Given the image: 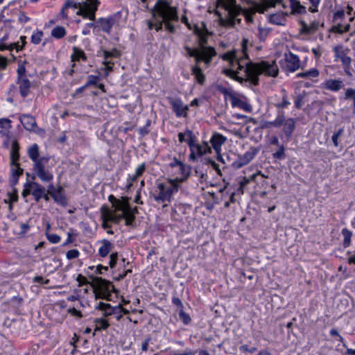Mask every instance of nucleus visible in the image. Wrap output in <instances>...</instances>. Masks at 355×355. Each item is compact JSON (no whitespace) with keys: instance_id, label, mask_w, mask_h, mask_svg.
Masks as SVG:
<instances>
[{"instance_id":"45","label":"nucleus","mask_w":355,"mask_h":355,"mask_svg":"<svg viewBox=\"0 0 355 355\" xmlns=\"http://www.w3.org/2000/svg\"><path fill=\"white\" fill-rule=\"evenodd\" d=\"M179 318L185 325L189 324L191 321V317L188 313L184 312L183 309H180L179 311Z\"/></svg>"},{"instance_id":"16","label":"nucleus","mask_w":355,"mask_h":355,"mask_svg":"<svg viewBox=\"0 0 355 355\" xmlns=\"http://www.w3.org/2000/svg\"><path fill=\"white\" fill-rule=\"evenodd\" d=\"M194 33L198 36L199 45L200 47V51L203 52L204 49H214L211 46H206L207 44V36L209 34L207 28L201 29L198 26H195Z\"/></svg>"},{"instance_id":"8","label":"nucleus","mask_w":355,"mask_h":355,"mask_svg":"<svg viewBox=\"0 0 355 355\" xmlns=\"http://www.w3.org/2000/svg\"><path fill=\"white\" fill-rule=\"evenodd\" d=\"M248 40L247 39H243L241 42V48L243 55L239 58L236 51H228L221 55L223 60L230 62L231 66H234V64L238 65V70H243L244 69V64L243 63L247 62L246 60H249L248 55L247 53Z\"/></svg>"},{"instance_id":"14","label":"nucleus","mask_w":355,"mask_h":355,"mask_svg":"<svg viewBox=\"0 0 355 355\" xmlns=\"http://www.w3.org/2000/svg\"><path fill=\"white\" fill-rule=\"evenodd\" d=\"M96 309H98L104 311L103 315L105 317L112 315L114 314L119 313L123 311V308L121 306H112L111 304L108 303H104L103 302H100L96 306Z\"/></svg>"},{"instance_id":"9","label":"nucleus","mask_w":355,"mask_h":355,"mask_svg":"<svg viewBox=\"0 0 355 355\" xmlns=\"http://www.w3.org/2000/svg\"><path fill=\"white\" fill-rule=\"evenodd\" d=\"M184 49L190 57L195 58L197 64L204 62L207 66L210 64L213 57L216 55L215 49H204L203 52H201L198 49L193 50L190 47L185 46Z\"/></svg>"},{"instance_id":"10","label":"nucleus","mask_w":355,"mask_h":355,"mask_svg":"<svg viewBox=\"0 0 355 355\" xmlns=\"http://www.w3.org/2000/svg\"><path fill=\"white\" fill-rule=\"evenodd\" d=\"M44 192H46V188L43 185L33 180H28L24 184L21 195L24 198L32 195L34 200L39 202L42 200V196H44Z\"/></svg>"},{"instance_id":"58","label":"nucleus","mask_w":355,"mask_h":355,"mask_svg":"<svg viewBox=\"0 0 355 355\" xmlns=\"http://www.w3.org/2000/svg\"><path fill=\"white\" fill-rule=\"evenodd\" d=\"M103 64L105 65L104 70L106 71L105 76H108L109 72L113 70L114 62L105 60L103 62Z\"/></svg>"},{"instance_id":"24","label":"nucleus","mask_w":355,"mask_h":355,"mask_svg":"<svg viewBox=\"0 0 355 355\" xmlns=\"http://www.w3.org/2000/svg\"><path fill=\"white\" fill-rule=\"evenodd\" d=\"M17 83L19 86V92L22 97L25 98L26 97L30 92V87H31V82L27 78H22L17 80Z\"/></svg>"},{"instance_id":"33","label":"nucleus","mask_w":355,"mask_h":355,"mask_svg":"<svg viewBox=\"0 0 355 355\" xmlns=\"http://www.w3.org/2000/svg\"><path fill=\"white\" fill-rule=\"evenodd\" d=\"M192 74L195 76L197 81L200 84H203L205 80V76L202 73V69L197 65L192 67Z\"/></svg>"},{"instance_id":"36","label":"nucleus","mask_w":355,"mask_h":355,"mask_svg":"<svg viewBox=\"0 0 355 355\" xmlns=\"http://www.w3.org/2000/svg\"><path fill=\"white\" fill-rule=\"evenodd\" d=\"M94 323L96 324L95 331L105 330L110 327L108 321L103 318H96Z\"/></svg>"},{"instance_id":"39","label":"nucleus","mask_w":355,"mask_h":355,"mask_svg":"<svg viewBox=\"0 0 355 355\" xmlns=\"http://www.w3.org/2000/svg\"><path fill=\"white\" fill-rule=\"evenodd\" d=\"M265 4V8L258 10L260 13H263L268 8H275L277 4H282L283 0H263Z\"/></svg>"},{"instance_id":"63","label":"nucleus","mask_w":355,"mask_h":355,"mask_svg":"<svg viewBox=\"0 0 355 355\" xmlns=\"http://www.w3.org/2000/svg\"><path fill=\"white\" fill-rule=\"evenodd\" d=\"M17 72L18 75L17 80L26 78L25 76L26 67L24 65L19 66Z\"/></svg>"},{"instance_id":"38","label":"nucleus","mask_w":355,"mask_h":355,"mask_svg":"<svg viewBox=\"0 0 355 355\" xmlns=\"http://www.w3.org/2000/svg\"><path fill=\"white\" fill-rule=\"evenodd\" d=\"M66 35V30L63 26H57L51 31V35L55 39H61Z\"/></svg>"},{"instance_id":"6","label":"nucleus","mask_w":355,"mask_h":355,"mask_svg":"<svg viewBox=\"0 0 355 355\" xmlns=\"http://www.w3.org/2000/svg\"><path fill=\"white\" fill-rule=\"evenodd\" d=\"M49 157H41L40 160L33 165L32 180L38 178L44 183H49L53 179V174L49 166Z\"/></svg>"},{"instance_id":"19","label":"nucleus","mask_w":355,"mask_h":355,"mask_svg":"<svg viewBox=\"0 0 355 355\" xmlns=\"http://www.w3.org/2000/svg\"><path fill=\"white\" fill-rule=\"evenodd\" d=\"M226 141V137L216 132L213 133L210 139V143L216 153H219L220 152L221 146Z\"/></svg>"},{"instance_id":"31","label":"nucleus","mask_w":355,"mask_h":355,"mask_svg":"<svg viewBox=\"0 0 355 355\" xmlns=\"http://www.w3.org/2000/svg\"><path fill=\"white\" fill-rule=\"evenodd\" d=\"M178 136L180 143L187 142L188 145L190 142L191 137L194 139L196 137L193 132L189 129H187L184 132H179Z\"/></svg>"},{"instance_id":"47","label":"nucleus","mask_w":355,"mask_h":355,"mask_svg":"<svg viewBox=\"0 0 355 355\" xmlns=\"http://www.w3.org/2000/svg\"><path fill=\"white\" fill-rule=\"evenodd\" d=\"M272 157L275 159L279 160H283L286 158L284 146H281L279 148L272 154Z\"/></svg>"},{"instance_id":"37","label":"nucleus","mask_w":355,"mask_h":355,"mask_svg":"<svg viewBox=\"0 0 355 355\" xmlns=\"http://www.w3.org/2000/svg\"><path fill=\"white\" fill-rule=\"evenodd\" d=\"M342 235L343 236V247L348 248L351 244V238L352 236V232L347 228L342 230Z\"/></svg>"},{"instance_id":"11","label":"nucleus","mask_w":355,"mask_h":355,"mask_svg":"<svg viewBox=\"0 0 355 355\" xmlns=\"http://www.w3.org/2000/svg\"><path fill=\"white\" fill-rule=\"evenodd\" d=\"M197 137L193 139L191 137L189 147L190 149V155L189 156V160L195 162L197 157H202L204 155L211 153V147L209 146L207 141H204L202 144H198L196 143Z\"/></svg>"},{"instance_id":"60","label":"nucleus","mask_w":355,"mask_h":355,"mask_svg":"<svg viewBox=\"0 0 355 355\" xmlns=\"http://www.w3.org/2000/svg\"><path fill=\"white\" fill-rule=\"evenodd\" d=\"M301 29L300 33L302 34H311L309 26L304 21H300Z\"/></svg>"},{"instance_id":"29","label":"nucleus","mask_w":355,"mask_h":355,"mask_svg":"<svg viewBox=\"0 0 355 355\" xmlns=\"http://www.w3.org/2000/svg\"><path fill=\"white\" fill-rule=\"evenodd\" d=\"M71 59L72 62L78 61L80 59L85 61L87 60V56L82 49L78 47L73 46Z\"/></svg>"},{"instance_id":"48","label":"nucleus","mask_w":355,"mask_h":355,"mask_svg":"<svg viewBox=\"0 0 355 355\" xmlns=\"http://www.w3.org/2000/svg\"><path fill=\"white\" fill-rule=\"evenodd\" d=\"M125 225L127 226H130V225H132L134 222H135V216L133 215V214H131L130 211H125Z\"/></svg>"},{"instance_id":"17","label":"nucleus","mask_w":355,"mask_h":355,"mask_svg":"<svg viewBox=\"0 0 355 355\" xmlns=\"http://www.w3.org/2000/svg\"><path fill=\"white\" fill-rule=\"evenodd\" d=\"M116 15H112L107 18L101 17L96 20V24L101 26V30L106 33H110L112 26L116 23Z\"/></svg>"},{"instance_id":"53","label":"nucleus","mask_w":355,"mask_h":355,"mask_svg":"<svg viewBox=\"0 0 355 355\" xmlns=\"http://www.w3.org/2000/svg\"><path fill=\"white\" fill-rule=\"evenodd\" d=\"M151 124V121L150 119H148L146 121V125L139 129V133L141 137H144L147 135L149 132V126Z\"/></svg>"},{"instance_id":"49","label":"nucleus","mask_w":355,"mask_h":355,"mask_svg":"<svg viewBox=\"0 0 355 355\" xmlns=\"http://www.w3.org/2000/svg\"><path fill=\"white\" fill-rule=\"evenodd\" d=\"M305 95V92L303 94H300L297 95L294 101L295 107L297 109H300L302 105L304 104V98Z\"/></svg>"},{"instance_id":"12","label":"nucleus","mask_w":355,"mask_h":355,"mask_svg":"<svg viewBox=\"0 0 355 355\" xmlns=\"http://www.w3.org/2000/svg\"><path fill=\"white\" fill-rule=\"evenodd\" d=\"M168 100L177 117H187L189 106L184 105L180 98H168Z\"/></svg>"},{"instance_id":"21","label":"nucleus","mask_w":355,"mask_h":355,"mask_svg":"<svg viewBox=\"0 0 355 355\" xmlns=\"http://www.w3.org/2000/svg\"><path fill=\"white\" fill-rule=\"evenodd\" d=\"M106 217H107L109 221L118 224L124 218L125 214H116L115 212H112L106 207H103L101 208V218H105Z\"/></svg>"},{"instance_id":"22","label":"nucleus","mask_w":355,"mask_h":355,"mask_svg":"<svg viewBox=\"0 0 355 355\" xmlns=\"http://www.w3.org/2000/svg\"><path fill=\"white\" fill-rule=\"evenodd\" d=\"M19 120L24 128L28 131L34 130L37 125L35 119L29 114H23Z\"/></svg>"},{"instance_id":"46","label":"nucleus","mask_w":355,"mask_h":355,"mask_svg":"<svg viewBox=\"0 0 355 355\" xmlns=\"http://www.w3.org/2000/svg\"><path fill=\"white\" fill-rule=\"evenodd\" d=\"M230 101L232 103V107H240L242 105V101L238 96L236 93H235L234 95L230 96Z\"/></svg>"},{"instance_id":"43","label":"nucleus","mask_w":355,"mask_h":355,"mask_svg":"<svg viewBox=\"0 0 355 355\" xmlns=\"http://www.w3.org/2000/svg\"><path fill=\"white\" fill-rule=\"evenodd\" d=\"M103 55L105 60H107L110 58H119L121 55V53L116 49H113L111 51H108L107 50L103 51Z\"/></svg>"},{"instance_id":"64","label":"nucleus","mask_w":355,"mask_h":355,"mask_svg":"<svg viewBox=\"0 0 355 355\" xmlns=\"http://www.w3.org/2000/svg\"><path fill=\"white\" fill-rule=\"evenodd\" d=\"M67 311L71 315L76 316L80 318L83 317L82 313L80 311L75 309L74 307L69 308Z\"/></svg>"},{"instance_id":"34","label":"nucleus","mask_w":355,"mask_h":355,"mask_svg":"<svg viewBox=\"0 0 355 355\" xmlns=\"http://www.w3.org/2000/svg\"><path fill=\"white\" fill-rule=\"evenodd\" d=\"M282 101L281 102L275 104V106L278 109H284L287 107L290 104V101L288 99L287 92L285 89H282Z\"/></svg>"},{"instance_id":"5","label":"nucleus","mask_w":355,"mask_h":355,"mask_svg":"<svg viewBox=\"0 0 355 355\" xmlns=\"http://www.w3.org/2000/svg\"><path fill=\"white\" fill-rule=\"evenodd\" d=\"M180 187L178 178L169 179L168 183H159L157 184V189H159L158 195H153V198L156 202H171L173 196L176 193Z\"/></svg>"},{"instance_id":"57","label":"nucleus","mask_w":355,"mask_h":355,"mask_svg":"<svg viewBox=\"0 0 355 355\" xmlns=\"http://www.w3.org/2000/svg\"><path fill=\"white\" fill-rule=\"evenodd\" d=\"M19 226H20V232L18 233V235L19 236H23L29 230L30 225H28V223H20Z\"/></svg>"},{"instance_id":"62","label":"nucleus","mask_w":355,"mask_h":355,"mask_svg":"<svg viewBox=\"0 0 355 355\" xmlns=\"http://www.w3.org/2000/svg\"><path fill=\"white\" fill-rule=\"evenodd\" d=\"M76 281L78 282V286H82L91 283L87 280V278L85 276L80 274L78 275Z\"/></svg>"},{"instance_id":"3","label":"nucleus","mask_w":355,"mask_h":355,"mask_svg":"<svg viewBox=\"0 0 355 355\" xmlns=\"http://www.w3.org/2000/svg\"><path fill=\"white\" fill-rule=\"evenodd\" d=\"M99 3L98 0H85L81 2L68 0L64 4V8L78 9L77 15L94 21Z\"/></svg>"},{"instance_id":"26","label":"nucleus","mask_w":355,"mask_h":355,"mask_svg":"<svg viewBox=\"0 0 355 355\" xmlns=\"http://www.w3.org/2000/svg\"><path fill=\"white\" fill-rule=\"evenodd\" d=\"M320 72L315 68L310 69L307 71L300 72L296 74V78H304L307 80H312L313 78H318L319 76Z\"/></svg>"},{"instance_id":"61","label":"nucleus","mask_w":355,"mask_h":355,"mask_svg":"<svg viewBox=\"0 0 355 355\" xmlns=\"http://www.w3.org/2000/svg\"><path fill=\"white\" fill-rule=\"evenodd\" d=\"M33 282L40 284H48L50 280L49 279H44L42 276H35L33 277Z\"/></svg>"},{"instance_id":"42","label":"nucleus","mask_w":355,"mask_h":355,"mask_svg":"<svg viewBox=\"0 0 355 355\" xmlns=\"http://www.w3.org/2000/svg\"><path fill=\"white\" fill-rule=\"evenodd\" d=\"M285 120L286 119L284 116V111H279L276 119L274 121H272L273 126L280 127L282 125L284 124Z\"/></svg>"},{"instance_id":"4","label":"nucleus","mask_w":355,"mask_h":355,"mask_svg":"<svg viewBox=\"0 0 355 355\" xmlns=\"http://www.w3.org/2000/svg\"><path fill=\"white\" fill-rule=\"evenodd\" d=\"M86 274L91 279L90 285L95 289L96 299L110 300L112 293L116 292L114 286L111 282L103 279L102 277L90 275L88 271H86Z\"/></svg>"},{"instance_id":"35","label":"nucleus","mask_w":355,"mask_h":355,"mask_svg":"<svg viewBox=\"0 0 355 355\" xmlns=\"http://www.w3.org/2000/svg\"><path fill=\"white\" fill-rule=\"evenodd\" d=\"M232 1L234 3L232 5H225V8L228 11V14L232 18H235L240 14V8H237L235 5V0Z\"/></svg>"},{"instance_id":"52","label":"nucleus","mask_w":355,"mask_h":355,"mask_svg":"<svg viewBox=\"0 0 355 355\" xmlns=\"http://www.w3.org/2000/svg\"><path fill=\"white\" fill-rule=\"evenodd\" d=\"M344 129L343 128H339L336 132L332 135L331 139L334 143V145L337 147L338 146V138L343 134Z\"/></svg>"},{"instance_id":"41","label":"nucleus","mask_w":355,"mask_h":355,"mask_svg":"<svg viewBox=\"0 0 355 355\" xmlns=\"http://www.w3.org/2000/svg\"><path fill=\"white\" fill-rule=\"evenodd\" d=\"M284 20V18L282 14H272L269 17V21L276 25H282Z\"/></svg>"},{"instance_id":"25","label":"nucleus","mask_w":355,"mask_h":355,"mask_svg":"<svg viewBox=\"0 0 355 355\" xmlns=\"http://www.w3.org/2000/svg\"><path fill=\"white\" fill-rule=\"evenodd\" d=\"M101 246L99 248L98 254L102 257H105L114 248V244L107 239L101 241Z\"/></svg>"},{"instance_id":"40","label":"nucleus","mask_w":355,"mask_h":355,"mask_svg":"<svg viewBox=\"0 0 355 355\" xmlns=\"http://www.w3.org/2000/svg\"><path fill=\"white\" fill-rule=\"evenodd\" d=\"M114 206L117 210L123 211V213L129 211L130 209V206L128 201L118 200Z\"/></svg>"},{"instance_id":"27","label":"nucleus","mask_w":355,"mask_h":355,"mask_svg":"<svg viewBox=\"0 0 355 355\" xmlns=\"http://www.w3.org/2000/svg\"><path fill=\"white\" fill-rule=\"evenodd\" d=\"M28 157L33 162V164L40 160L39 146L37 144L31 145L27 150Z\"/></svg>"},{"instance_id":"7","label":"nucleus","mask_w":355,"mask_h":355,"mask_svg":"<svg viewBox=\"0 0 355 355\" xmlns=\"http://www.w3.org/2000/svg\"><path fill=\"white\" fill-rule=\"evenodd\" d=\"M10 171L11 176L10 183L12 187L16 185L19 178L23 174L24 170L20 167L18 162L19 159V146L17 141L12 142L10 150Z\"/></svg>"},{"instance_id":"28","label":"nucleus","mask_w":355,"mask_h":355,"mask_svg":"<svg viewBox=\"0 0 355 355\" xmlns=\"http://www.w3.org/2000/svg\"><path fill=\"white\" fill-rule=\"evenodd\" d=\"M181 178H178L179 183L185 181L191 175V167L189 165L184 164L183 162L179 166Z\"/></svg>"},{"instance_id":"59","label":"nucleus","mask_w":355,"mask_h":355,"mask_svg":"<svg viewBox=\"0 0 355 355\" xmlns=\"http://www.w3.org/2000/svg\"><path fill=\"white\" fill-rule=\"evenodd\" d=\"M117 260H118V254L116 252L112 253L110 254L109 266L111 268H113L116 266Z\"/></svg>"},{"instance_id":"56","label":"nucleus","mask_w":355,"mask_h":355,"mask_svg":"<svg viewBox=\"0 0 355 355\" xmlns=\"http://www.w3.org/2000/svg\"><path fill=\"white\" fill-rule=\"evenodd\" d=\"M46 237L51 243H58L61 240L60 236L55 234H47Z\"/></svg>"},{"instance_id":"20","label":"nucleus","mask_w":355,"mask_h":355,"mask_svg":"<svg viewBox=\"0 0 355 355\" xmlns=\"http://www.w3.org/2000/svg\"><path fill=\"white\" fill-rule=\"evenodd\" d=\"M51 197L58 205H60L62 207H66L68 205L65 191L62 186H58L56 189V191L52 193Z\"/></svg>"},{"instance_id":"15","label":"nucleus","mask_w":355,"mask_h":355,"mask_svg":"<svg viewBox=\"0 0 355 355\" xmlns=\"http://www.w3.org/2000/svg\"><path fill=\"white\" fill-rule=\"evenodd\" d=\"M257 153V150L255 148H251L250 150L245 152L234 162V166L236 168H239L248 164L254 157Z\"/></svg>"},{"instance_id":"44","label":"nucleus","mask_w":355,"mask_h":355,"mask_svg":"<svg viewBox=\"0 0 355 355\" xmlns=\"http://www.w3.org/2000/svg\"><path fill=\"white\" fill-rule=\"evenodd\" d=\"M43 32L42 31H36L33 32L31 40V42L34 44H38L42 41V37H43Z\"/></svg>"},{"instance_id":"13","label":"nucleus","mask_w":355,"mask_h":355,"mask_svg":"<svg viewBox=\"0 0 355 355\" xmlns=\"http://www.w3.org/2000/svg\"><path fill=\"white\" fill-rule=\"evenodd\" d=\"M284 69L288 72H294L300 67V61L297 55L291 51L284 54Z\"/></svg>"},{"instance_id":"23","label":"nucleus","mask_w":355,"mask_h":355,"mask_svg":"<svg viewBox=\"0 0 355 355\" xmlns=\"http://www.w3.org/2000/svg\"><path fill=\"white\" fill-rule=\"evenodd\" d=\"M283 132L285 136L289 139L295 128V120L293 118H288L284 123Z\"/></svg>"},{"instance_id":"55","label":"nucleus","mask_w":355,"mask_h":355,"mask_svg":"<svg viewBox=\"0 0 355 355\" xmlns=\"http://www.w3.org/2000/svg\"><path fill=\"white\" fill-rule=\"evenodd\" d=\"M80 254V252L76 249H73L69 250L66 254V257L68 260H71L76 258H78Z\"/></svg>"},{"instance_id":"50","label":"nucleus","mask_w":355,"mask_h":355,"mask_svg":"<svg viewBox=\"0 0 355 355\" xmlns=\"http://www.w3.org/2000/svg\"><path fill=\"white\" fill-rule=\"evenodd\" d=\"M94 270V273L95 274H103V270L107 271L108 270V267L107 266H103V265L99 264L96 267H95V266H89V267H88L87 271H88L89 272V270Z\"/></svg>"},{"instance_id":"51","label":"nucleus","mask_w":355,"mask_h":355,"mask_svg":"<svg viewBox=\"0 0 355 355\" xmlns=\"http://www.w3.org/2000/svg\"><path fill=\"white\" fill-rule=\"evenodd\" d=\"M338 58L340 60L345 67L351 65L352 58L347 55L345 52H341V55H338Z\"/></svg>"},{"instance_id":"32","label":"nucleus","mask_w":355,"mask_h":355,"mask_svg":"<svg viewBox=\"0 0 355 355\" xmlns=\"http://www.w3.org/2000/svg\"><path fill=\"white\" fill-rule=\"evenodd\" d=\"M340 98L342 99V97H340ZM343 99L352 100L353 113L355 114V89L352 87L345 89Z\"/></svg>"},{"instance_id":"54","label":"nucleus","mask_w":355,"mask_h":355,"mask_svg":"<svg viewBox=\"0 0 355 355\" xmlns=\"http://www.w3.org/2000/svg\"><path fill=\"white\" fill-rule=\"evenodd\" d=\"M100 80L99 76H94V75H89L87 78V81L85 84L87 87H89L90 85H97L98 81Z\"/></svg>"},{"instance_id":"2","label":"nucleus","mask_w":355,"mask_h":355,"mask_svg":"<svg viewBox=\"0 0 355 355\" xmlns=\"http://www.w3.org/2000/svg\"><path fill=\"white\" fill-rule=\"evenodd\" d=\"M172 0H157L152 8L153 18L155 20L154 28L159 32L164 28L170 33H175V27L173 21H178L179 17L177 8L172 6Z\"/></svg>"},{"instance_id":"30","label":"nucleus","mask_w":355,"mask_h":355,"mask_svg":"<svg viewBox=\"0 0 355 355\" xmlns=\"http://www.w3.org/2000/svg\"><path fill=\"white\" fill-rule=\"evenodd\" d=\"M291 8L292 14H305L306 12V7L302 5L298 0L291 3Z\"/></svg>"},{"instance_id":"1","label":"nucleus","mask_w":355,"mask_h":355,"mask_svg":"<svg viewBox=\"0 0 355 355\" xmlns=\"http://www.w3.org/2000/svg\"><path fill=\"white\" fill-rule=\"evenodd\" d=\"M243 64H244V72L246 78L239 76L237 72L232 69H224V73L241 84L249 82L253 85H259V76L261 74L271 77H277L279 74L278 66L274 60L272 62L262 60L259 62L248 60Z\"/></svg>"},{"instance_id":"18","label":"nucleus","mask_w":355,"mask_h":355,"mask_svg":"<svg viewBox=\"0 0 355 355\" xmlns=\"http://www.w3.org/2000/svg\"><path fill=\"white\" fill-rule=\"evenodd\" d=\"M322 88L331 92H338L344 88L345 84L341 79H328L322 83Z\"/></svg>"}]
</instances>
